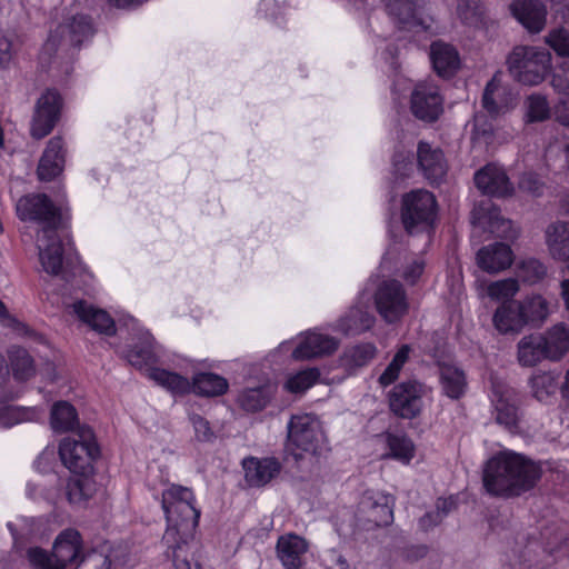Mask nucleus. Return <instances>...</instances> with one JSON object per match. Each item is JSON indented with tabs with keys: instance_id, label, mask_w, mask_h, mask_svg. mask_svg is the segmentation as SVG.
I'll use <instances>...</instances> for the list:
<instances>
[{
	"instance_id": "28",
	"label": "nucleus",
	"mask_w": 569,
	"mask_h": 569,
	"mask_svg": "<svg viewBox=\"0 0 569 569\" xmlns=\"http://www.w3.org/2000/svg\"><path fill=\"white\" fill-rule=\"evenodd\" d=\"M418 163L431 183L441 181L447 173V163L442 151L426 142H420L418 146Z\"/></svg>"
},
{
	"instance_id": "3",
	"label": "nucleus",
	"mask_w": 569,
	"mask_h": 569,
	"mask_svg": "<svg viewBox=\"0 0 569 569\" xmlns=\"http://www.w3.org/2000/svg\"><path fill=\"white\" fill-rule=\"evenodd\" d=\"M541 477L540 466L526 456L503 449L493 455L483 469V487L498 497L519 496L530 490Z\"/></svg>"
},
{
	"instance_id": "57",
	"label": "nucleus",
	"mask_w": 569,
	"mask_h": 569,
	"mask_svg": "<svg viewBox=\"0 0 569 569\" xmlns=\"http://www.w3.org/2000/svg\"><path fill=\"white\" fill-rule=\"evenodd\" d=\"M556 121L565 127H569V97L559 99L553 107Z\"/></svg>"
},
{
	"instance_id": "16",
	"label": "nucleus",
	"mask_w": 569,
	"mask_h": 569,
	"mask_svg": "<svg viewBox=\"0 0 569 569\" xmlns=\"http://www.w3.org/2000/svg\"><path fill=\"white\" fill-rule=\"evenodd\" d=\"M423 393V386L416 381L399 383L390 393V408L397 416L413 418L422 408Z\"/></svg>"
},
{
	"instance_id": "47",
	"label": "nucleus",
	"mask_w": 569,
	"mask_h": 569,
	"mask_svg": "<svg viewBox=\"0 0 569 569\" xmlns=\"http://www.w3.org/2000/svg\"><path fill=\"white\" fill-rule=\"evenodd\" d=\"M94 485L87 475L71 477L67 483V497L71 503H80L92 496Z\"/></svg>"
},
{
	"instance_id": "50",
	"label": "nucleus",
	"mask_w": 569,
	"mask_h": 569,
	"mask_svg": "<svg viewBox=\"0 0 569 569\" xmlns=\"http://www.w3.org/2000/svg\"><path fill=\"white\" fill-rule=\"evenodd\" d=\"M517 273L523 282L533 284L546 276V268L538 260L528 259L519 263Z\"/></svg>"
},
{
	"instance_id": "53",
	"label": "nucleus",
	"mask_w": 569,
	"mask_h": 569,
	"mask_svg": "<svg viewBox=\"0 0 569 569\" xmlns=\"http://www.w3.org/2000/svg\"><path fill=\"white\" fill-rule=\"evenodd\" d=\"M545 42L561 57H569V31L565 28L551 30L545 38Z\"/></svg>"
},
{
	"instance_id": "8",
	"label": "nucleus",
	"mask_w": 569,
	"mask_h": 569,
	"mask_svg": "<svg viewBox=\"0 0 569 569\" xmlns=\"http://www.w3.org/2000/svg\"><path fill=\"white\" fill-rule=\"evenodd\" d=\"M59 456L62 463L74 475L91 472L93 461L99 456L92 430L83 428L77 435L63 438L59 445Z\"/></svg>"
},
{
	"instance_id": "26",
	"label": "nucleus",
	"mask_w": 569,
	"mask_h": 569,
	"mask_svg": "<svg viewBox=\"0 0 569 569\" xmlns=\"http://www.w3.org/2000/svg\"><path fill=\"white\" fill-rule=\"evenodd\" d=\"M244 478L252 487H261L270 482L281 470L280 462L274 458L250 457L243 460Z\"/></svg>"
},
{
	"instance_id": "22",
	"label": "nucleus",
	"mask_w": 569,
	"mask_h": 569,
	"mask_svg": "<svg viewBox=\"0 0 569 569\" xmlns=\"http://www.w3.org/2000/svg\"><path fill=\"white\" fill-rule=\"evenodd\" d=\"M512 16L531 33L543 30L547 21V9L538 0H516L511 3Z\"/></svg>"
},
{
	"instance_id": "64",
	"label": "nucleus",
	"mask_w": 569,
	"mask_h": 569,
	"mask_svg": "<svg viewBox=\"0 0 569 569\" xmlns=\"http://www.w3.org/2000/svg\"><path fill=\"white\" fill-rule=\"evenodd\" d=\"M561 297L565 301V306L569 311V279H566L561 282Z\"/></svg>"
},
{
	"instance_id": "58",
	"label": "nucleus",
	"mask_w": 569,
	"mask_h": 569,
	"mask_svg": "<svg viewBox=\"0 0 569 569\" xmlns=\"http://www.w3.org/2000/svg\"><path fill=\"white\" fill-rule=\"evenodd\" d=\"M12 43L11 40L0 33V68H6L12 60Z\"/></svg>"
},
{
	"instance_id": "61",
	"label": "nucleus",
	"mask_w": 569,
	"mask_h": 569,
	"mask_svg": "<svg viewBox=\"0 0 569 569\" xmlns=\"http://www.w3.org/2000/svg\"><path fill=\"white\" fill-rule=\"evenodd\" d=\"M441 515L439 511H430L426 513L423 517L419 520V526L422 530H429L432 527L437 526L441 522Z\"/></svg>"
},
{
	"instance_id": "7",
	"label": "nucleus",
	"mask_w": 569,
	"mask_h": 569,
	"mask_svg": "<svg viewBox=\"0 0 569 569\" xmlns=\"http://www.w3.org/2000/svg\"><path fill=\"white\" fill-rule=\"evenodd\" d=\"M288 450L296 457L302 453L320 455L327 447V439L320 420L311 413H299L288 422Z\"/></svg>"
},
{
	"instance_id": "41",
	"label": "nucleus",
	"mask_w": 569,
	"mask_h": 569,
	"mask_svg": "<svg viewBox=\"0 0 569 569\" xmlns=\"http://www.w3.org/2000/svg\"><path fill=\"white\" fill-rule=\"evenodd\" d=\"M274 392L272 385L244 389L238 397L239 405L247 411H258L266 407Z\"/></svg>"
},
{
	"instance_id": "6",
	"label": "nucleus",
	"mask_w": 569,
	"mask_h": 569,
	"mask_svg": "<svg viewBox=\"0 0 569 569\" xmlns=\"http://www.w3.org/2000/svg\"><path fill=\"white\" fill-rule=\"evenodd\" d=\"M93 33L91 21L86 16H77L66 23L59 24L50 33L40 52V61L43 66L57 64L59 51H67L70 47H77Z\"/></svg>"
},
{
	"instance_id": "51",
	"label": "nucleus",
	"mask_w": 569,
	"mask_h": 569,
	"mask_svg": "<svg viewBox=\"0 0 569 569\" xmlns=\"http://www.w3.org/2000/svg\"><path fill=\"white\" fill-rule=\"evenodd\" d=\"M376 347L372 343H363L351 348L345 356V361L351 367L367 365L376 355Z\"/></svg>"
},
{
	"instance_id": "11",
	"label": "nucleus",
	"mask_w": 569,
	"mask_h": 569,
	"mask_svg": "<svg viewBox=\"0 0 569 569\" xmlns=\"http://www.w3.org/2000/svg\"><path fill=\"white\" fill-rule=\"evenodd\" d=\"M18 217L23 221L43 223L42 229H56L60 222V212L46 194H28L21 197L17 204Z\"/></svg>"
},
{
	"instance_id": "33",
	"label": "nucleus",
	"mask_w": 569,
	"mask_h": 569,
	"mask_svg": "<svg viewBox=\"0 0 569 569\" xmlns=\"http://www.w3.org/2000/svg\"><path fill=\"white\" fill-rule=\"evenodd\" d=\"M378 439L388 448L382 458H391L403 465H409L415 457V445L403 435L385 433Z\"/></svg>"
},
{
	"instance_id": "37",
	"label": "nucleus",
	"mask_w": 569,
	"mask_h": 569,
	"mask_svg": "<svg viewBox=\"0 0 569 569\" xmlns=\"http://www.w3.org/2000/svg\"><path fill=\"white\" fill-rule=\"evenodd\" d=\"M543 359L547 352L541 335L525 336L518 342V361L522 367H533Z\"/></svg>"
},
{
	"instance_id": "44",
	"label": "nucleus",
	"mask_w": 569,
	"mask_h": 569,
	"mask_svg": "<svg viewBox=\"0 0 569 569\" xmlns=\"http://www.w3.org/2000/svg\"><path fill=\"white\" fill-rule=\"evenodd\" d=\"M522 313H525L526 322L540 323L545 321L549 313V303L541 296H531L519 301Z\"/></svg>"
},
{
	"instance_id": "38",
	"label": "nucleus",
	"mask_w": 569,
	"mask_h": 569,
	"mask_svg": "<svg viewBox=\"0 0 569 569\" xmlns=\"http://www.w3.org/2000/svg\"><path fill=\"white\" fill-rule=\"evenodd\" d=\"M552 110L547 96L533 92L523 101V121L526 123L547 121L550 119Z\"/></svg>"
},
{
	"instance_id": "31",
	"label": "nucleus",
	"mask_w": 569,
	"mask_h": 569,
	"mask_svg": "<svg viewBox=\"0 0 569 569\" xmlns=\"http://www.w3.org/2000/svg\"><path fill=\"white\" fill-rule=\"evenodd\" d=\"M430 59L436 72L442 77L451 76L460 64L459 54L455 47L440 41L431 44Z\"/></svg>"
},
{
	"instance_id": "29",
	"label": "nucleus",
	"mask_w": 569,
	"mask_h": 569,
	"mask_svg": "<svg viewBox=\"0 0 569 569\" xmlns=\"http://www.w3.org/2000/svg\"><path fill=\"white\" fill-rule=\"evenodd\" d=\"M493 326L500 333H517L526 325L519 301L512 300L501 303L493 313Z\"/></svg>"
},
{
	"instance_id": "30",
	"label": "nucleus",
	"mask_w": 569,
	"mask_h": 569,
	"mask_svg": "<svg viewBox=\"0 0 569 569\" xmlns=\"http://www.w3.org/2000/svg\"><path fill=\"white\" fill-rule=\"evenodd\" d=\"M439 381L442 392L451 399H459L467 388L463 370L450 362L439 363Z\"/></svg>"
},
{
	"instance_id": "49",
	"label": "nucleus",
	"mask_w": 569,
	"mask_h": 569,
	"mask_svg": "<svg viewBox=\"0 0 569 569\" xmlns=\"http://www.w3.org/2000/svg\"><path fill=\"white\" fill-rule=\"evenodd\" d=\"M546 160L556 169L569 170V142L556 140L546 149Z\"/></svg>"
},
{
	"instance_id": "42",
	"label": "nucleus",
	"mask_w": 569,
	"mask_h": 569,
	"mask_svg": "<svg viewBox=\"0 0 569 569\" xmlns=\"http://www.w3.org/2000/svg\"><path fill=\"white\" fill-rule=\"evenodd\" d=\"M42 412L34 407H0V428H11L21 422L37 421Z\"/></svg>"
},
{
	"instance_id": "17",
	"label": "nucleus",
	"mask_w": 569,
	"mask_h": 569,
	"mask_svg": "<svg viewBox=\"0 0 569 569\" xmlns=\"http://www.w3.org/2000/svg\"><path fill=\"white\" fill-rule=\"evenodd\" d=\"M516 104L515 94L502 83V72L497 71L483 90L482 107L489 114L500 116L512 110Z\"/></svg>"
},
{
	"instance_id": "62",
	"label": "nucleus",
	"mask_w": 569,
	"mask_h": 569,
	"mask_svg": "<svg viewBox=\"0 0 569 569\" xmlns=\"http://www.w3.org/2000/svg\"><path fill=\"white\" fill-rule=\"evenodd\" d=\"M54 459V450L52 448H46L36 460L34 465L38 470L46 471L50 463Z\"/></svg>"
},
{
	"instance_id": "40",
	"label": "nucleus",
	"mask_w": 569,
	"mask_h": 569,
	"mask_svg": "<svg viewBox=\"0 0 569 569\" xmlns=\"http://www.w3.org/2000/svg\"><path fill=\"white\" fill-rule=\"evenodd\" d=\"M387 12L400 23L411 24L419 22L418 11L421 0H383Z\"/></svg>"
},
{
	"instance_id": "1",
	"label": "nucleus",
	"mask_w": 569,
	"mask_h": 569,
	"mask_svg": "<svg viewBox=\"0 0 569 569\" xmlns=\"http://www.w3.org/2000/svg\"><path fill=\"white\" fill-rule=\"evenodd\" d=\"M127 326L132 336V343L122 352L123 357L159 386L176 395L193 392L204 397H217L227 391L228 381L219 375L200 372L194 375L190 382L176 372L153 367L157 351L152 336L132 317L129 318Z\"/></svg>"
},
{
	"instance_id": "25",
	"label": "nucleus",
	"mask_w": 569,
	"mask_h": 569,
	"mask_svg": "<svg viewBox=\"0 0 569 569\" xmlns=\"http://www.w3.org/2000/svg\"><path fill=\"white\" fill-rule=\"evenodd\" d=\"M64 167V146L60 137L49 140L42 157L40 158L37 173L42 181H51L57 178Z\"/></svg>"
},
{
	"instance_id": "55",
	"label": "nucleus",
	"mask_w": 569,
	"mask_h": 569,
	"mask_svg": "<svg viewBox=\"0 0 569 569\" xmlns=\"http://www.w3.org/2000/svg\"><path fill=\"white\" fill-rule=\"evenodd\" d=\"M190 420L199 441H210L213 438V432L206 419L198 415H193L190 417Z\"/></svg>"
},
{
	"instance_id": "12",
	"label": "nucleus",
	"mask_w": 569,
	"mask_h": 569,
	"mask_svg": "<svg viewBox=\"0 0 569 569\" xmlns=\"http://www.w3.org/2000/svg\"><path fill=\"white\" fill-rule=\"evenodd\" d=\"M492 416L497 423L507 429L516 428L519 419V397L515 389L503 382L492 383Z\"/></svg>"
},
{
	"instance_id": "56",
	"label": "nucleus",
	"mask_w": 569,
	"mask_h": 569,
	"mask_svg": "<svg viewBox=\"0 0 569 569\" xmlns=\"http://www.w3.org/2000/svg\"><path fill=\"white\" fill-rule=\"evenodd\" d=\"M519 187L523 191H527L531 194L538 196L541 193L543 183L538 179L535 173H525L520 181Z\"/></svg>"
},
{
	"instance_id": "63",
	"label": "nucleus",
	"mask_w": 569,
	"mask_h": 569,
	"mask_svg": "<svg viewBox=\"0 0 569 569\" xmlns=\"http://www.w3.org/2000/svg\"><path fill=\"white\" fill-rule=\"evenodd\" d=\"M456 506V501L452 497L439 498L436 505V511H439L441 519L447 516Z\"/></svg>"
},
{
	"instance_id": "4",
	"label": "nucleus",
	"mask_w": 569,
	"mask_h": 569,
	"mask_svg": "<svg viewBox=\"0 0 569 569\" xmlns=\"http://www.w3.org/2000/svg\"><path fill=\"white\" fill-rule=\"evenodd\" d=\"M82 551V539L74 529L63 530L54 540L53 550L48 555L40 548H31L28 559L34 569H109L111 562L107 556L98 551L86 555Z\"/></svg>"
},
{
	"instance_id": "18",
	"label": "nucleus",
	"mask_w": 569,
	"mask_h": 569,
	"mask_svg": "<svg viewBox=\"0 0 569 569\" xmlns=\"http://www.w3.org/2000/svg\"><path fill=\"white\" fill-rule=\"evenodd\" d=\"M37 246L43 270L52 276L59 274L63 266V248L56 229H41Z\"/></svg>"
},
{
	"instance_id": "34",
	"label": "nucleus",
	"mask_w": 569,
	"mask_h": 569,
	"mask_svg": "<svg viewBox=\"0 0 569 569\" xmlns=\"http://www.w3.org/2000/svg\"><path fill=\"white\" fill-rule=\"evenodd\" d=\"M373 323L375 317L367 307L355 306L338 321L337 329L345 335H358L370 329Z\"/></svg>"
},
{
	"instance_id": "48",
	"label": "nucleus",
	"mask_w": 569,
	"mask_h": 569,
	"mask_svg": "<svg viewBox=\"0 0 569 569\" xmlns=\"http://www.w3.org/2000/svg\"><path fill=\"white\" fill-rule=\"evenodd\" d=\"M409 353H410V347L407 345H403L397 351V353L395 355L391 362L388 365V367L385 369V371L379 377V382L381 383V386L387 387L397 380L403 365L409 359Z\"/></svg>"
},
{
	"instance_id": "10",
	"label": "nucleus",
	"mask_w": 569,
	"mask_h": 569,
	"mask_svg": "<svg viewBox=\"0 0 569 569\" xmlns=\"http://www.w3.org/2000/svg\"><path fill=\"white\" fill-rule=\"evenodd\" d=\"M375 305L380 317L388 323L399 321L408 311L406 292L396 280L383 281L378 287Z\"/></svg>"
},
{
	"instance_id": "36",
	"label": "nucleus",
	"mask_w": 569,
	"mask_h": 569,
	"mask_svg": "<svg viewBox=\"0 0 569 569\" xmlns=\"http://www.w3.org/2000/svg\"><path fill=\"white\" fill-rule=\"evenodd\" d=\"M478 293L493 301L509 302L519 291V282L516 278L481 282L478 284Z\"/></svg>"
},
{
	"instance_id": "54",
	"label": "nucleus",
	"mask_w": 569,
	"mask_h": 569,
	"mask_svg": "<svg viewBox=\"0 0 569 569\" xmlns=\"http://www.w3.org/2000/svg\"><path fill=\"white\" fill-rule=\"evenodd\" d=\"M550 86L559 94H569V61L561 63L553 71Z\"/></svg>"
},
{
	"instance_id": "35",
	"label": "nucleus",
	"mask_w": 569,
	"mask_h": 569,
	"mask_svg": "<svg viewBox=\"0 0 569 569\" xmlns=\"http://www.w3.org/2000/svg\"><path fill=\"white\" fill-rule=\"evenodd\" d=\"M542 339L547 359L559 360L569 351V329L563 323L551 327Z\"/></svg>"
},
{
	"instance_id": "14",
	"label": "nucleus",
	"mask_w": 569,
	"mask_h": 569,
	"mask_svg": "<svg viewBox=\"0 0 569 569\" xmlns=\"http://www.w3.org/2000/svg\"><path fill=\"white\" fill-rule=\"evenodd\" d=\"M471 221L475 226L488 231L496 237L513 240L518 237V230L512 222L505 219L498 208L490 201H483L476 206L471 213Z\"/></svg>"
},
{
	"instance_id": "13",
	"label": "nucleus",
	"mask_w": 569,
	"mask_h": 569,
	"mask_svg": "<svg viewBox=\"0 0 569 569\" xmlns=\"http://www.w3.org/2000/svg\"><path fill=\"white\" fill-rule=\"evenodd\" d=\"M62 107L60 94L54 90L44 91L37 101L31 122V136L41 139L56 126Z\"/></svg>"
},
{
	"instance_id": "21",
	"label": "nucleus",
	"mask_w": 569,
	"mask_h": 569,
	"mask_svg": "<svg viewBox=\"0 0 569 569\" xmlns=\"http://www.w3.org/2000/svg\"><path fill=\"white\" fill-rule=\"evenodd\" d=\"M339 341L331 336L318 331H309L300 338L292 351L296 360L310 359L330 355L337 350Z\"/></svg>"
},
{
	"instance_id": "9",
	"label": "nucleus",
	"mask_w": 569,
	"mask_h": 569,
	"mask_svg": "<svg viewBox=\"0 0 569 569\" xmlns=\"http://www.w3.org/2000/svg\"><path fill=\"white\" fill-rule=\"evenodd\" d=\"M437 203L433 194L418 189L402 198L401 219L405 229L413 234L429 231L436 219Z\"/></svg>"
},
{
	"instance_id": "27",
	"label": "nucleus",
	"mask_w": 569,
	"mask_h": 569,
	"mask_svg": "<svg viewBox=\"0 0 569 569\" xmlns=\"http://www.w3.org/2000/svg\"><path fill=\"white\" fill-rule=\"evenodd\" d=\"M307 551L308 542L298 535L287 533L278 539V558L286 569H299Z\"/></svg>"
},
{
	"instance_id": "43",
	"label": "nucleus",
	"mask_w": 569,
	"mask_h": 569,
	"mask_svg": "<svg viewBox=\"0 0 569 569\" xmlns=\"http://www.w3.org/2000/svg\"><path fill=\"white\" fill-rule=\"evenodd\" d=\"M10 366L13 377L24 381L34 375L33 360L27 350L13 347L9 351Z\"/></svg>"
},
{
	"instance_id": "23",
	"label": "nucleus",
	"mask_w": 569,
	"mask_h": 569,
	"mask_svg": "<svg viewBox=\"0 0 569 569\" xmlns=\"http://www.w3.org/2000/svg\"><path fill=\"white\" fill-rule=\"evenodd\" d=\"M72 313L92 330L111 336L116 332V325L110 315L100 308L83 300H78L70 306Z\"/></svg>"
},
{
	"instance_id": "59",
	"label": "nucleus",
	"mask_w": 569,
	"mask_h": 569,
	"mask_svg": "<svg viewBox=\"0 0 569 569\" xmlns=\"http://www.w3.org/2000/svg\"><path fill=\"white\" fill-rule=\"evenodd\" d=\"M0 320L7 325H13L19 335H29L31 331L24 325L10 317L4 303L0 300Z\"/></svg>"
},
{
	"instance_id": "24",
	"label": "nucleus",
	"mask_w": 569,
	"mask_h": 569,
	"mask_svg": "<svg viewBox=\"0 0 569 569\" xmlns=\"http://www.w3.org/2000/svg\"><path fill=\"white\" fill-rule=\"evenodd\" d=\"M477 264L488 273H498L508 269L513 262V252L508 244L496 242L477 252Z\"/></svg>"
},
{
	"instance_id": "5",
	"label": "nucleus",
	"mask_w": 569,
	"mask_h": 569,
	"mask_svg": "<svg viewBox=\"0 0 569 569\" xmlns=\"http://www.w3.org/2000/svg\"><path fill=\"white\" fill-rule=\"evenodd\" d=\"M510 77L521 86L537 87L549 76L551 53L541 47L516 46L506 59Z\"/></svg>"
},
{
	"instance_id": "2",
	"label": "nucleus",
	"mask_w": 569,
	"mask_h": 569,
	"mask_svg": "<svg viewBox=\"0 0 569 569\" xmlns=\"http://www.w3.org/2000/svg\"><path fill=\"white\" fill-rule=\"evenodd\" d=\"M191 489L170 485L162 492L161 505L167 519L163 540L172 550L174 569H203L194 556L198 543L193 531L198 526L200 511L194 506Z\"/></svg>"
},
{
	"instance_id": "20",
	"label": "nucleus",
	"mask_w": 569,
	"mask_h": 569,
	"mask_svg": "<svg viewBox=\"0 0 569 569\" xmlns=\"http://www.w3.org/2000/svg\"><path fill=\"white\" fill-rule=\"evenodd\" d=\"M475 183L482 193L493 197H507L513 191L503 168L495 163L478 170L475 174Z\"/></svg>"
},
{
	"instance_id": "45",
	"label": "nucleus",
	"mask_w": 569,
	"mask_h": 569,
	"mask_svg": "<svg viewBox=\"0 0 569 569\" xmlns=\"http://www.w3.org/2000/svg\"><path fill=\"white\" fill-rule=\"evenodd\" d=\"M530 388L537 400L547 402L556 393L558 383L551 372H539L531 377Z\"/></svg>"
},
{
	"instance_id": "60",
	"label": "nucleus",
	"mask_w": 569,
	"mask_h": 569,
	"mask_svg": "<svg viewBox=\"0 0 569 569\" xmlns=\"http://www.w3.org/2000/svg\"><path fill=\"white\" fill-rule=\"evenodd\" d=\"M423 262L422 261H415L412 264L408 266L403 272V278L410 282L415 283L417 279L421 276L423 271Z\"/></svg>"
},
{
	"instance_id": "32",
	"label": "nucleus",
	"mask_w": 569,
	"mask_h": 569,
	"mask_svg": "<svg viewBox=\"0 0 569 569\" xmlns=\"http://www.w3.org/2000/svg\"><path fill=\"white\" fill-rule=\"evenodd\" d=\"M545 236L552 258L569 261V223L555 222L546 229Z\"/></svg>"
},
{
	"instance_id": "52",
	"label": "nucleus",
	"mask_w": 569,
	"mask_h": 569,
	"mask_svg": "<svg viewBox=\"0 0 569 569\" xmlns=\"http://www.w3.org/2000/svg\"><path fill=\"white\" fill-rule=\"evenodd\" d=\"M481 13L479 0H458L457 16L465 24H477L480 21Z\"/></svg>"
},
{
	"instance_id": "15",
	"label": "nucleus",
	"mask_w": 569,
	"mask_h": 569,
	"mask_svg": "<svg viewBox=\"0 0 569 569\" xmlns=\"http://www.w3.org/2000/svg\"><path fill=\"white\" fill-rule=\"evenodd\" d=\"M442 102L439 88L435 83L419 82L411 93L410 108L417 118L435 121L442 112Z\"/></svg>"
},
{
	"instance_id": "39",
	"label": "nucleus",
	"mask_w": 569,
	"mask_h": 569,
	"mask_svg": "<svg viewBox=\"0 0 569 569\" xmlns=\"http://www.w3.org/2000/svg\"><path fill=\"white\" fill-rule=\"evenodd\" d=\"M78 423V415L72 405L67 401L56 402L50 412V426L56 432L72 430Z\"/></svg>"
},
{
	"instance_id": "46",
	"label": "nucleus",
	"mask_w": 569,
	"mask_h": 569,
	"mask_svg": "<svg viewBox=\"0 0 569 569\" xmlns=\"http://www.w3.org/2000/svg\"><path fill=\"white\" fill-rule=\"evenodd\" d=\"M320 378V371L317 368H307L288 376L284 389L291 393H302L311 388Z\"/></svg>"
},
{
	"instance_id": "19",
	"label": "nucleus",
	"mask_w": 569,
	"mask_h": 569,
	"mask_svg": "<svg viewBox=\"0 0 569 569\" xmlns=\"http://www.w3.org/2000/svg\"><path fill=\"white\" fill-rule=\"evenodd\" d=\"M395 498L382 491H367L360 502L361 511L369 522L388 526L393 520Z\"/></svg>"
}]
</instances>
